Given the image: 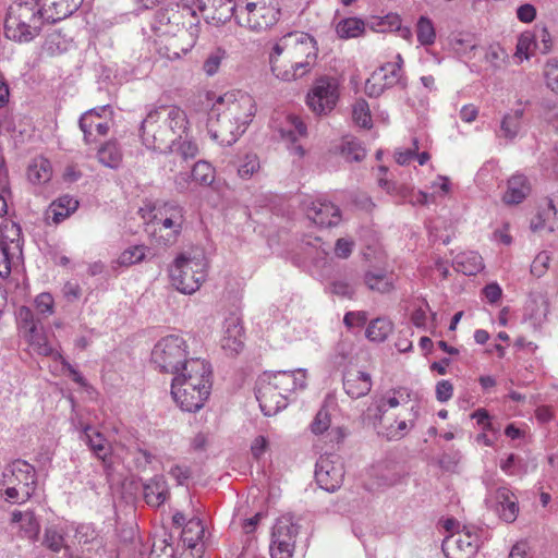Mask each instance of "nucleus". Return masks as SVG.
Returning a JSON list of instances; mask_svg holds the SVG:
<instances>
[{
  "mask_svg": "<svg viewBox=\"0 0 558 558\" xmlns=\"http://www.w3.org/2000/svg\"><path fill=\"white\" fill-rule=\"evenodd\" d=\"M306 216L315 225L320 227H332L340 221V210L332 203L317 199L306 208Z\"/></svg>",
  "mask_w": 558,
  "mask_h": 558,
  "instance_id": "18",
  "label": "nucleus"
},
{
  "mask_svg": "<svg viewBox=\"0 0 558 558\" xmlns=\"http://www.w3.org/2000/svg\"><path fill=\"white\" fill-rule=\"evenodd\" d=\"M340 96V82L337 77L323 75L315 80L307 93L306 104L317 116L331 112Z\"/></svg>",
  "mask_w": 558,
  "mask_h": 558,
  "instance_id": "13",
  "label": "nucleus"
},
{
  "mask_svg": "<svg viewBox=\"0 0 558 558\" xmlns=\"http://www.w3.org/2000/svg\"><path fill=\"white\" fill-rule=\"evenodd\" d=\"M254 114L255 101L251 95L241 90L226 93L217 98L208 113V132L221 145H232Z\"/></svg>",
  "mask_w": 558,
  "mask_h": 558,
  "instance_id": "1",
  "label": "nucleus"
},
{
  "mask_svg": "<svg viewBox=\"0 0 558 558\" xmlns=\"http://www.w3.org/2000/svg\"><path fill=\"white\" fill-rule=\"evenodd\" d=\"M43 544L54 553H59L64 545L63 535L54 527H47Z\"/></svg>",
  "mask_w": 558,
  "mask_h": 558,
  "instance_id": "49",
  "label": "nucleus"
},
{
  "mask_svg": "<svg viewBox=\"0 0 558 558\" xmlns=\"http://www.w3.org/2000/svg\"><path fill=\"white\" fill-rule=\"evenodd\" d=\"M43 24V16L36 2L20 0L9 8L4 21V34L11 40L28 43L39 34Z\"/></svg>",
  "mask_w": 558,
  "mask_h": 558,
  "instance_id": "6",
  "label": "nucleus"
},
{
  "mask_svg": "<svg viewBox=\"0 0 558 558\" xmlns=\"http://www.w3.org/2000/svg\"><path fill=\"white\" fill-rule=\"evenodd\" d=\"M21 227L15 222H7L0 227V277L11 274L12 264L22 254Z\"/></svg>",
  "mask_w": 558,
  "mask_h": 558,
  "instance_id": "14",
  "label": "nucleus"
},
{
  "mask_svg": "<svg viewBox=\"0 0 558 558\" xmlns=\"http://www.w3.org/2000/svg\"><path fill=\"white\" fill-rule=\"evenodd\" d=\"M185 223V209L175 202L155 203L149 211L147 231L165 245L177 242Z\"/></svg>",
  "mask_w": 558,
  "mask_h": 558,
  "instance_id": "7",
  "label": "nucleus"
},
{
  "mask_svg": "<svg viewBox=\"0 0 558 558\" xmlns=\"http://www.w3.org/2000/svg\"><path fill=\"white\" fill-rule=\"evenodd\" d=\"M367 320V314L365 312H348L344 315L343 323L347 327L353 328L363 326Z\"/></svg>",
  "mask_w": 558,
  "mask_h": 558,
  "instance_id": "64",
  "label": "nucleus"
},
{
  "mask_svg": "<svg viewBox=\"0 0 558 558\" xmlns=\"http://www.w3.org/2000/svg\"><path fill=\"white\" fill-rule=\"evenodd\" d=\"M372 385V377L366 372L348 369L343 375V389L353 399L366 396Z\"/></svg>",
  "mask_w": 558,
  "mask_h": 558,
  "instance_id": "21",
  "label": "nucleus"
},
{
  "mask_svg": "<svg viewBox=\"0 0 558 558\" xmlns=\"http://www.w3.org/2000/svg\"><path fill=\"white\" fill-rule=\"evenodd\" d=\"M259 169V160L255 154L245 155L242 163L238 168V174L240 178L246 180L250 179L253 173Z\"/></svg>",
  "mask_w": 558,
  "mask_h": 558,
  "instance_id": "48",
  "label": "nucleus"
},
{
  "mask_svg": "<svg viewBox=\"0 0 558 558\" xmlns=\"http://www.w3.org/2000/svg\"><path fill=\"white\" fill-rule=\"evenodd\" d=\"M144 499L151 507L161 506L169 496V488L161 475H156L144 484Z\"/></svg>",
  "mask_w": 558,
  "mask_h": 558,
  "instance_id": "24",
  "label": "nucleus"
},
{
  "mask_svg": "<svg viewBox=\"0 0 558 558\" xmlns=\"http://www.w3.org/2000/svg\"><path fill=\"white\" fill-rule=\"evenodd\" d=\"M145 257V248L144 246H133L125 250L119 256V264L123 266H130L143 260Z\"/></svg>",
  "mask_w": 558,
  "mask_h": 558,
  "instance_id": "50",
  "label": "nucleus"
},
{
  "mask_svg": "<svg viewBox=\"0 0 558 558\" xmlns=\"http://www.w3.org/2000/svg\"><path fill=\"white\" fill-rule=\"evenodd\" d=\"M211 390V368L202 359L185 364L171 384V395L177 404L186 412H196L204 407Z\"/></svg>",
  "mask_w": 558,
  "mask_h": 558,
  "instance_id": "4",
  "label": "nucleus"
},
{
  "mask_svg": "<svg viewBox=\"0 0 558 558\" xmlns=\"http://www.w3.org/2000/svg\"><path fill=\"white\" fill-rule=\"evenodd\" d=\"M241 2L235 0H199L198 10L214 24H225L232 16L236 17Z\"/></svg>",
  "mask_w": 558,
  "mask_h": 558,
  "instance_id": "17",
  "label": "nucleus"
},
{
  "mask_svg": "<svg viewBox=\"0 0 558 558\" xmlns=\"http://www.w3.org/2000/svg\"><path fill=\"white\" fill-rule=\"evenodd\" d=\"M17 323L23 336L40 328L39 320L35 318L33 311L27 306H21L16 314Z\"/></svg>",
  "mask_w": 558,
  "mask_h": 558,
  "instance_id": "40",
  "label": "nucleus"
},
{
  "mask_svg": "<svg viewBox=\"0 0 558 558\" xmlns=\"http://www.w3.org/2000/svg\"><path fill=\"white\" fill-rule=\"evenodd\" d=\"M317 51V43L310 34L288 33L278 39L269 52L271 72L284 82L299 80L315 65Z\"/></svg>",
  "mask_w": 558,
  "mask_h": 558,
  "instance_id": "2",
  "label": "nucleus"
},
{
  "mask_svg": "<svg viewBox=\"0 0 558 558\" xmlns=\"http://www.w3.org/2000/svg\"><path fill=\"white\" fill-rule=\"evenodd\" d=\"M550 262V256L547 252H541L531 264V274L537 278L545 275Z\"/></svg>",
  "mask_w": 558,
  "mask_h": 558,
  "instance_id": "55",
  "label": "nucleus"
},
{
  "mask_svg": "<svg viewBox=\"0 0 558 558\" xmlns=\"http://www.w3.org/2000/svg\"><path fill=\"white\" fill-rule=\"evenodd\" d=\"M4 487V500L22 505L31 499L37 486L35 468L24 460H15L2 472L0 483Z\"/></svg>",
  "mask_w": 558,
  "mask_h": 558,
  "instance_id": "8",
  "label": "nucleus"
},
{
  "mask_svg": "<svg viewBox=\"0 0 558 558\" xmlns=\"http://www.w3.org/2000/svg\"><path fill=\"white\" fill-rule=\"evenodd\" d=\"M279 9L276 0H244L236 13L238 23L254 32H262L277 23Z\"/></svg>",
  "mask_w": 558,
  "mask_h": 558,
  "instance_id": "10",
  "label": "nucleus"
},
{
  "mask_svg": "<svg viewBox=\"0 0 558 558\" xmlns=\"http://www.w3.org/2000/svg\"><path fill=\"white\" fill-rule=\"evenodd\" d=\"M153 27L166 35H175L177 32L185 29L192 37H196L199 20L191 5L178 7V9L162 8L156 12Z\"/></svg>",
  "mask_w": 558,
  "mask_h": 558,
  "instance_id": "11",
  "label": "nucleus"
},
{
  "mask_svg": "<svg viewBox=\"0 0 558 558\" xmlns=\"http://www.w3.org/2000/svg\"><path fill=\"white\" fill-rule=\"evenodd\" d=\"M281 137L293 144L291 151L299 157H303L305 154L304 148L301 145H295L299 136L306 135V125L296 116L287 117V126L280 130Z\"/></svg>",
  "mask_w": 558,
  "mask_h": 558,
  "instance_id": "25",
  "label": "nucleus"
},
{
  "mask_svg": "<svg viewBox=\"0 0 558 558\" xmlns=\"http://www.w3.org/2000/svg\"><path fill=\"white\" fill-rule=\"evenodd\" d=\"M27 177L34 184H44L49 182L52 177V167L50 161L43 156L34 158L28 166Z\"/></svg>",
  "mask_w": 558,
  "mask_h": 558,
  "instance_id": "31",
  "label": "nucleus"
},
{
  "mask_svg": "<svg viewBox=\"0 0 558 558\" xmlns=\"http://www.w3.org/2000/svg\"><path fill=\"white\" fill-rule=\"evenodd\" d=\"M545 78L547 86L558 94V60H550L546 63Z\"/></svg>",
  "mask_w": 558,
  "mask_h": 558,
  "instance_id": "56",
  "label": "nucleus"
},
{
  "mask_svg": "<svg viewBox=\"0 0 558 558\" xmlns=\"http://www.w3.org/2000/svg\"><path fill=\"white\" fill-rule=\"evenodd\" d=\"M80 4L81 2L76 0H58V2L40 4L38 10H40L43 21L56 23L71 15Z\"/></svg>",
  "mask_w": 558,
  "mask_h": 558,
  "instance_id": "22",
  "label": "nucleus"
},
{
  "mask_svg": "<svg viewBox=\"0 0 558 558\" xmlns=\"http://www.w3.org/2000/svg\"><path fill=\"white\" fill-rule=\"evenodd\" d=\"M453 269L465 276H474L484 268L483 258L473 251L459 253L452 263Z\"/></svg>",
  "mask_w": 558,
  "mask_h": 558,
  "instance_id": "27",
  "label": "nucleus"
},
{
  "mask_svg": "<svg viewBox=\"0 0 558 558\" xmlns=\"http://www.w3.org/2000/svg\"><path fill=\"white\" fill-rule=\"evenodd\" d=\"M416 37L421 45L428 46L434 44L436 33L432 21L428 17L421 16L416 24Z\"/></svg>",
  "mask_w": 558,
  "mask_h": 558,
  "instance_id": "42",
  "label": "nucleus"
},
{
  "mask_svg": "<svg viewBox=\"0 0 558 558\" xmlns=\"http://www.w3.org/2000/svg\"><path fill=\"white\" fill-rule=\"evenodd\" d=\"M78 207V201L70 195H62L51 203L49 214L54 223H60L70 217Z\"/></svg>",
  "mask_w": 558,
  "mask_h": 558,
  "instance_id": "30",
  "label": "nucleus"
},
{
  "mask_svg": "<svg viewBox=\"0 0 558 558\" xmlns=\"http://www.w3.org/2000/svg\"><path fill=\"white\" fill-rule=\"evenodd\" d=\"M269 549L271 558H292L294 545L287 542L271 541Z\"/></svg>",
  "mask_w": 558,
  "mask_h": 558,
  "instance_id": "53",
  "label": "nucleus"
},
{
  "mask_svg": "<svg viewBox=\"0 0 558 558\" xmlns=\"http://www.w3.org/2000/svg\"><path fill=\"white\" fill-rule=\"evenodd\" d=\"M331 424V417L328 409L326 407H322L319 411L316 413L312 424L311 430L315 435H320L328 430Z\"/></svg>",
  "mask_w": 558,
  "mask_h": 558,
  "instance_id": "47",
  "label": "nucleus"
},
{
  "mask_svg": "<svg viewBox=\"0 0 558 558\" xmlns=\"http://www.w3.org/2000/svg\"><path fill=\"white\" fill-rule=\"evenodd\" d=\"M364 29V22L355 17L342 20L336 27L338 36L344 39L357 37Z\"/></svg>",
  "mask_w": 558,
  "mask_h": 558,
  "instance_id": "39",
  "label": "nucleus"
},
{
  "mask_svg": "<svg viewBox=\"0 0 558 558\" xmlns=\"http://www.w3.org/2000/svg\"><path fill=\"white\" fill-rule=\"evenodd\" d=\"M243 329L239 317L232 315L225 320L223 337L221 339L222 350L229 354H238L243 348Z\"/></svg>",
  "mask_w": 558,
  "mask_h": 558,
  "instance_id": "20",
  "label": "nucleus"
},
{
  "mask_svg": "<svg viewBox=\"0 0 558 558\" xmlns=\"http://www.w3.org/2000/svg\"><path fill=\"white\" fill-rule=\"evenodd\" d=\"M81 438L83 441L87 444V446L90 448V450L97 458L105 460L110 453V445L108 440L101 433L96 430L93 426L85 425L83 427Z\"/></svg>",
  "mask_w": 558,
  "mask_h": 558,
  "instance_id": "26",
  "label": "nucleus"
},
{
  "mask_svg": "<svg viewBox=\"0 0 558 558\" xmlns=\"http://www.w3.org/2000/svg\"><path fill=\"white\" fill-rule=\"evenodd\" d=\"M400 63L387 62L374 72V78L380 80L390 88L401 81Z\"/></svg>",
  "mask_w": 558,
  "mask_h": 558,
  "instance_id": "37",
  "label": "nucleus"
},
{
  "mask_svg": "<svg viewBox=\"0 0 558 558\" xmlns=\"http://www.w3.org/2000/svg\"><path fill=\"white\" fill-rule=\"evenodd\" d=\"M364 282L372 291L380 293L389 292L392 289L391 278L384 271H367L364 276Z\"/></svg>",
  "mask_w": 558,
  "mask_h": 558,
  "instance_id": "38",
  "label": "nucleus"
},
{
  "mask_svg": "<svg viewBox=\"0 0 558 558\" xmlns=\"http://www.w3.org/2000/svg\"><path fill=\"white\" fill-rule=\"evenodd\" d=\"M435 392L439 402H447L453 395V386L449 380H440L436 385Z\"/></svg>",
  "mask_w": 558,
  "mask_h": 558,
  "instance_id": "61",
  "label": "nucleus"
},
{
  "mask_svg": "<svg viewBox=\"0 0 558 558\" xmlns=\"http://www.w3.org/2000/svg\"><path fill=\"white\" fill-rule=\"evenodd\" d=\"M523 114L524 109L518 108L510 111L502 118L500 123V131L502 137L513 140L518 135L521 129Z\"/></svg>",
  "mask_w": 558,
  "mask_h": 558,
  "instance_id": "33",
  "label": "nucleus"
},
{
  "mask_svg": "<svg viewBox=\"0 0 558 558\" xmlns=\"http://www.w3.org/2000/svg\"><path fill=\"white\" fill-rule=\"evenodd\" d=\"M393 325L387 318H376L372 320L366 329V337L371 341L383 342L392 332Z\"/></svg>",
  "mask_w": 558,
  "mask_h": 558,
  "instance_id": "36",
  "label": "nucleus"
},
{
  "mask_svg": "<svg viewBox=\"0 0 558 558\" xmlns=\"http://www.w3.org/2000/svg\"><path fill=\"white\" fill-rule=\"evenodd\" d=\"M169 474L178 482L179 485H183L185 481L191 477V469L184 464H174L170 468Z\"/></svg>",
  "mask_w": 558,
  "mask_h": 558,
  "instance_id": "62",
  "label": "nucleus"
},
{
  "mask_svg": "<svg viewBox=\"0 0 558 558\" xmlns=\"http://www.w3.org/2000/svg\"><path fill=\"white\" fill-rule=\"evenodd\" d=\"M305 387V369L265 372L257 379L255 395L264 415L272 416L287 407L288 393Z\"/></svg>",
  "mask_w": 558,
  "mask_h": 558,
  "instance_id": "5",
  "label": "nucleus"
},
{
  "mask_svg": "<svg viewBox=\"0 0 558 558\" xmlns=\"http://www.w3.org/2000/svg\"><path fill=\"white\" fill-rule=\"evenodd\" d=\"M174 146H177V148L174 149L172 147V151H177L183 160L193 159L198 154V146L196 145V143H194L192 141H187V140H185L183 142L177 141V144Z\"/></svg>",
  "mask_w": 558,
  "mask_h": 558,
  "instance_id": "54",
  "label": "nucleus"
},
{
  "mask_svg": "<svg viewBox=\"0 0 558 558\" xmlns=\"http://www.w3.org/2000/svg\"><path fill=\"white\" fill-rule=\"evenodd\" d=\"M530 190L529 181L524 175H512L508 180V189L502 199L509 205L520 204L529 195Z\"/></svg>",
  "mask_w": 558,
  "mask_h": 558,
  "instance_id": "29",
  "label": "nucleus"
},
{
  "mask_svg": "<svg viewBox=\"0 0 558 558\" xmlns=\"http://www.w3.org/2000/svg\"><path fill=\"white\" fill-rule=\"evenodd\" d=\"M97 157L104 166L116 169L121 163L122 151L116 141H108L98 149Z\"/></svg>",
  "mask_w": 558,
  "mask_h": 558,
  "instance_id": "34",
  "label": "nucleus"
},
{
  "mask_svg": "<svg viewBox=\"0 0 558 558\" xmlns=\"http://www.w3.org/2000/svg\"><path fill=\"white\" fill-rule=\"evenodd\" d=\"M225 52L217 50L208 56L203 64L205 73L209 76L216 74L223 59Z\"/></svg>",
  "mask_w": 558,
  "mask_h": 558,
  "instance_id": "59",
  "label": "nucleus"
},
{
  "mask_svg": "<svg viewBox=\"0 0 558 558\" xmlns=\"http://www.w3.org/2000/svg\"><path fill=\"white\" fill-rule=\"evenodd\" d=\"M480 547L478 536L469 527L447 536L441 549L447 558H473Z\"/></svg>",
  "mask_w": 558,
  "mask_h": 558,
  "instance_id": "16",
  "label": "nucleus"
},
{
  "mask_svg": "<svg viewBox=\"0 0 558 558\" xmlns=\"http://www.w3.org/2000/svg\"><path fill=\"white\" fill-rule=\"evenodd\" d=\"M298 533L296 526L291 522L289 518H280L277 520L272 529L271 541L274 542H287L295 545V536Z\"/></svg>",
  "mask_w": 558,
  "mask_h": 558,
  "instance_id": "35",
  "label": "nucleus"
},
{
  "mask_svg": "<svg viewBox=\"0 0 558 558\" xmlns=\"http://www.w3.org/2000/svg\"><path fill=\"white\" fill-rule=\"evenodd\" d=\"M24 338L34 353L50 356L54 361L61 359V354L52 348L41 326L37 330H34V332L25 335Z\"/></svg>",
  "mask_w": 558,
  "mask_h": 558,
  "instance_id": "28",
  "label": "nucleus"
},
{
  "mask_svg": "<svg viewBox=\"0 0 558 558\" xmlns=\"http://www.w3.org/2000/svg\"><path fill=\"white\" fill-rule=\"evenodd\" d=\"M388 88L384 82L374 78V73L365 83V93L371 97L380 96Z\"/></svg>",
  "mask_w": 558,
  "mask_h": 558,
  "instance_id": "63",
  "label": "nucleus"
},
{
  "mask_svg": "<svg viewBox=\"0 0 558 558\" xmlns=\"http://www.w3.org/2000/svg\"><path fill=\"white\" fill-rule=\"evenodd\" d=\"M20 530L24 533L25 537L32 541L38 538L40 525L33 511H25L24 519L20 523Z\"/></svg>",
  "mask_w": 558,
  "mask_h": 558,
  "instance_id": "45",
  "label": "nucleus"
},
{
  "mask_svg": "<svg viewBox=\"0 0 558 558\" xmlns=\"http://www.w3.org/2000/svg\"><path fill=\"white\" fill-rule=\"evenodd\" d=\"M537 41L535 37H533L531 34L525 33L522 34L517 44V54L519 57H524L525 59H529V53L532 49V47L536 48Z\"/></svg>",
  "mask_w": 558,
  "mask_h": 558,
  "instance_id": "57",
  "label": "nucleus"
},
{
  "mask_svg": "<svg viewBox=\"0 0 558 558\" xmlns=\"http://www.w3.org/2000/svg\"><path fill=\"white\" fill-rule=\"evenodd\" d=\"M558 227V191L544 199L535 219L531 221L533 230L554 231Z\"/></svg>",
  "mask_w": 558,
  "mask_h": 558,
  "instance_id": "19",
  "label": "nucleus"
},
{
  "mask_svg": "<svg viewBox=\"0 0 558 558\" xmlns=\"http://www.w3.org/2000/svg\"><path fill=\"white\" fill-rule=\"evenodd\" d=\"M329 291L339 298L347 299H352L355 292L353 284L344 279L332 280L329 284Z\"/></svg>",
  "mask_w": 558,
  "mask_h": 558,
  "instance_id": "51",
  "label": "nucleus"
},
{
  "mask_svg": "<svg viewBox=\"0 0 558 558\" xmlns=\"http://www.w3.org/2000/svg\"><path fill=\"white\" fill-rule=\"evenodd\" d=\"M192 178L202 185H210L215 180V170L207 161H197L192 169Z\"/></svg>",
  "mask_w": 558,
  "mask_h": 558,
  "instance_id": "41",
  "label": "nucleus"
},
{
  "mask_svg": "<svg viewBox=\"0 0 558 558\" xmlns=\"http://www.w3.org/2000/svg\"><path fill=\"white\" fill-rule=\"evenodd\" d=\"M95 114L96 111H86L81 116L78 121V125L84 134V142L86 144H92L96 142L95 137L93 136L94 130L100 136L107 135L110 130L109 121L95 119Z\"/></svg>",
  "mask_w": 558,
  "mask_h": 558,
  "instance_id": "23",
  "label": "nucleus"
},
{
  "mask_svg": "<svg viewBox=\"0 0 558 558\" xmlns=\"http://www.w3.org/2000/svg\"><path fill=\"white\" fill-rule=\"evenodd\" d=\"M352 117L356 124L362 128H371L372 118L369 112V107L366 100L360 99L357 100L352 110Z\"/></svg>",
  "mask_w": 558,
  "mask_h": 558,
  "instance_id": "46",
  "label": "nucleus"
},
{
  "mask_svg": "<svg viewBox=\"0 0 558 558\" xmlns=\"http://www.w3.org/2000/svg\"><path fill=\"white\" fill-rule=\"evenodd\" d=\"M35 306L37 312L44 317L50 316L53 313L54 301L50 293H40L35 299Z\"/></svg>",
  "mask_w": 558,
  "mask_h": 558,
  "instance_id": "52",
  "label": "nucleus"
},
{
  "mask_svg": "<svg viewBox=\"0 0 558 558\" xmlns=\"http://www.w3.org/2000/svg\"><path fill=\"white\" fill-rule=\"evenodd\" d=\"M500 518L506 522H513L517 519L519 507L517 498L511 499L510 502L496 509Z\"/></svg>",
  "mask_w": 558,
  "mask_h": 558,
  "instance_id": "60",
  "label": "nucleus"
},
{
  "mask_svg": "<svg viewBox=\"0 0 558 558\" xmlns=\"http://www.w3.org/2000/svg\"><path fill=\"white\" fill-rule=\"evenodd\" d=\"M507 54L500 47H489L485 53V60L494 70L499 69L505 62Z\"/></svg>",
  "mask_w": 558,
  "mask_h": 558,
  "instance_id": "58",
  "label": "nucleus"
},
{
  "mask_svg": "<svg viewBox=\"0 0 558 558\" xmlns=\"http://www.w3.org/2000/svg\"><path fill=\"white\" fill-rule=\"evenodd\" d=\"M187 129L185 112L177 106L151 109L141 125L143 144L155 151H172Z\"/></svg>",
  "mask_w": 558,
  "mask_h": 558,
  "instance_id": "3",
  "label": "nucleus"
},
{
  "mask_svg": "<svg viewBox=\"0 0 558 558\" xmlns=\"http://www.w3.org/2000/svg\"><path fill=\"white\" fill-rule=\"evenodd\" d=\"M386 413V403L385 399L379 400L376 403L371 404L365 412V421H367L369 424H372L375 428L378 429V433H380V429L383 426V417Z\"/></svg>",
  "mask_w": 558,
  "mask_h": 558,
  "instance_id": "44",
  "label": "nucleus"
},
{
  "mask_svg": "<svg viewBox=\"0 0 558 558\" xmlns=\"http://www.w3.org/2000/svg\"><path fill=\"white\" fill-rule=\"evenodd\" d=\"M169 271L172 284L184 294L197 291L206 277L204 259L185 255H180Z\"/></svg>",
  "mask_w": 558,
  "mask_h": 558,
  "instance_id": "12",
  "label": "nucleus"
},
{
  "mask_svg": "<svg viewBox=\"0 0 558 558\" xmlns=\"http://www.w3.org/2000/svg\"><path fill=\"white\" fill-rule=\"evenodd\" d=\"M340 153L347 161H361L365 158V149L354 140L344 141L340 146Z\"/></svg>",
  "mask_w": 558,
  "mask_h": 558,
  "instance_id": "43",
  "label": "nucleus"
},
{
  "mask_svg": "<svg viewBox=\"0 0 558 558\" xmlns=\"http://www.w3.org/2000/svg\"><path fill=\"white\" fill-rule=\"evenodd\" d=\"M205 529L203 522L198 518H192L183 527L181 538L186 547L194 549L203 539Z\"/></svg>",
  "mask_w": 558,
  "mask_h": 558,
  "instance_id": "32",
  "label": "nucleus"
},
{
  "mask_svg": "<svg viewBox=\"0 0 558 558\" xmlns=\"http://www.w3.org/2000/svg\"><path fill=\"white\" fill-rule=\"evenodd\" d=\"M344 465L337 454L322 456L316 462L315 478L320 488L333 493L344 480Z\"/></svg>",
  "mask_w": 558,
  "mask_h": 558,
  "instance_id": "15",
  "label": "nucleus"
},
{
  "mask_svg": "<svg viewBox=\"0 0 558 558\" xmlns=\"http://www.w3.org/2000/svg\"><path fill=\"white\" fill-rule=\"evenodd\" d=\"M185 340L175 335L160 339L151 351V362L161 372L172 374L173 377L183 371L185 364L192 359L187 357Z\"/></svg>",
  "mask_w": 558,
  "mask_h": 558,
  "instance_id": "9",
  "label": "nucleus"
}]
</instances>
